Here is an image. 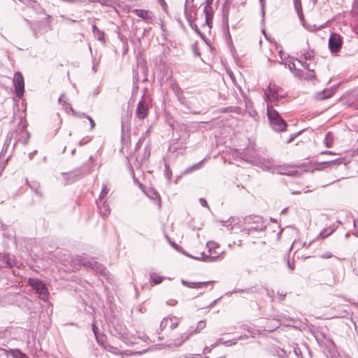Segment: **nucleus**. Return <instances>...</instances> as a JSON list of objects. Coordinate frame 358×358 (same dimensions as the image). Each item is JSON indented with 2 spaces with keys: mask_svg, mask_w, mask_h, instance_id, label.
Returning a JSON list of instances; mask_svg holds the SVG:
<instances>
[{
  "mask_svg": "<svg viewBox=\"0 0 358 358\" xmlns=\"http://www.w3.org/2000/svg\"><path fill=\"white\" fill-rule=\"evenodd\" d=\"M236 157L264 170L275 172L276 165L273 159L262 157L258 155L254 150H250V149L248 148L246 152L238 153Z\"/></svg>",
  "mask_w": 358,
  "mask_h": 358,
  "instance_id": "obj_1",
  "label": "nucleus"
},
{
  "mask_svg": "<svg viewBox=\"0 0 358 358\" xmlns=\"http://www.w3.org/2000/svg\"><path fill=\"white\" fill-rule=\"evenodd\" d=\"M266 110L271 127L276 131H285L287 128V123L281 117L278 112L269 103L267 104Z\"/></svg>",
  "mask_w": 358,
  "mask_h": 358,
  "instance_id": "obj_2",
  "label": "nucleus"
},
{
  "mask_svg": "<svg viewBox=\"0 0 358 358\" xmlns=\"http://www.w3.org/2000/svg\"><path fill=\"white\" fill-rule=\"evenodd\" d=\"M285 94L283 89L271 83L264 90V100L271 103H277L280 99L284 98Z\"/></svg>",
  "mask_w": 358,
  "mask_h": 358,
  "instance_id": "obj_3",
  "label": "nucleus"
},
{
  "mask_svg": "<svg viewBox=\"0 0 358 358\" xmlns=\"http://www.w3.org/2000/svg\"><path fill=\"white\" fill-rule=\"evenodd\" d=\"M206 327V321L205 320H201L199 321L195 329H193V327H190L186 332H184L181 334L180 336H178L175 340L173 343H170L169 345V347H178L181 345L184 342L187 341L190 336H192L194 334H199L202 329H203Z\"/></svg>",
  "mask_w": 358,
  "mask_h": 358,
  "instance_id": "obj_4",
  "label": "nucleus"
},
{
  "mask_svg": "<svg viewBox=\"0 0 358 358\" xmlns=\"http://www.w3.org/2000/svg\"><path fill=\"white\" fill-rule=\"evenodd\" d=\"M244 222L245 224L249 225L246 229V230L248 231V234L252 231H264L266 228L265 222L263 220L262 217L259 215H250L245 217Z\"/></svg>",
  "mask_w": 358,
  "mask_h": 358,
  "instance_id": "obj_5",
  "label": "nucleus"
},
{
  "mask_svg": "<svg viewBox=\"0 0 358 358\" xmlns=\"http://www.w3.org/2000/svg\"><path fill=\"white\" fill-rule=\"evenodd\" d=\"M209 255L201 253L199 257H194L193 258L198 260H203L206 262H213L218 259L222 252H217L216 249L220 248L219 244L215 242L210 241L207 243Z\"/></svg>",
  "mask_w": 358,
  "mask_h": 358,
  "instance_id": "obj_6",
  "label": "nucleus"
},
{
  "mask_svg": "<svg viewBox=\"0 0 358 358\" xmlns=\"http://www.w3.org/2000/svg\"><path fill=\"white\" fill-rule=\"evenodd\" d=\"M29 285L38 294L41 299L45 301L48 298V292L43 281L37 278H29Z\"/></svg>",
  "mask_w": 358,
  "mask_h": 358,
  "instance_id": "obj_7",
  "label": "nucleus"
},
{
  "mask_svg": "<svg viewBox=\"0 0 358 358\" xmlns=\"http://www.w3.org/2000/svg\"><path fill=\"white\" fill-rule=\"evenodd\" d=\"M79 260V263L85 266L91 268L92 270L95 271L96 273H99L103 276H108V271L106 268L99 262L92 260H87L85 258H80Z\"/></svg>",
  "mask_w": 358,
  "mask_h": 358,
  "instance_id": "obj_8",
  "label": "nucleus"
},
{
  "mask_svg": "<svg viewBox=\"0 0 358 358\" xmlns=\"http://www.w3.org/2000/svg\"><path fill=\"white\" fill-rule=\"evenodd\" d=\"M343 44L342 37L336 33H331L329 38V48L331 52H338Z\"/></svg>",
  "mask_w": 358,
  "mask_h": 358,
  "instance_id": "obj_9",
  "label": "nucleus"
},
{
  "mask_svg": "<svg viewBox=\"0 0 358 358\" xmlns=\"http://www.w3.org/2000/svg\"><path fill=\"white\" fill-rule=\"evenodd\" d=\"M149 108V103L145 99L144 96H143L141 101L138 103L136 109V118L141 120H144L148 116Z\"/></svg>",
  "mask_w": 358,
  "mask_h": 358,
  "instance_id": "obj_10",
  "label": "nucleus"
},
{
  "mask_svg": "<svg viewBox=\"0 0 358 358\" xmlns=\"http://www.w3.org/2000/svg\"><path fill=\"white\" fill-rule=\"evenodd\" d=\"M180 322V319L176 316L169 315L166 317L161 321L159 331L161 332L167 327H169L171 329H174L178 327Z\"/></svg>",
  "mask_w": 358,
  "mask_h": 358,
  "instance_id": "obj_11",
  "label": "nucleus"
},
{
  "mask_svg": "<svg viewBox=\"0 0 358 358\" xmlns=\"http://www.w3.org/2000/svg\"><path fill=\"white\" fill-rule=\"evenodd\" d=\"M184 13L188 22L195 20L197 9L194 5V0H186Z\"/></svg>",
  "mask_w": 358,
  "mask_h": 358,
  "instance_id": "obj_12",
  "label": "nucleus"
},
{
  "mask_svg": "<svg viewBox=\"0 0 358 358\" xmlns=\"http://www.w3.org/2000/svg\"><path fill=\"white\" fill-rule=\"evenodd\" d=\"M13 85L17 97H22L24 92V83L22 75L20 72H16L13 77Z\"/></svg>",
  "mask_w": 358,
  "mask_h": 358,
  "instance_id": "obj_13",
  "label": "nucleus"
},
{
  "mask_svg": "<svg viewBox=\"0 0 358 358\" xmlns=\"http://www.w3.org/2000/svg\"><path fill=\"white\" fill-rule=\"evenodd\" d=\"M294 168V165H283L276 166L275 172L281 175L287 176H296L298 175V171L296 170H290V169Z\"/></svg>",
  "mask_w": 358,
  "mask_h": 358,
  "instance_id": "obj_14",
  "label": "nucleus"
},
{
  "mask_svg": "<svg viewBox=\"0 0 358 358\" xmlns=\"http://www.w3.org/2000/svg\"><path fill=\"white\" fill-rule=\"evenodd\" d=\"M337 227L338 226L336 224H333L328 227L324 228L314 241L324 239L329 237L336 230Z\"/></svg>",
  "mask_w": 358,
  "mask_h": 358,
  "instance_id": "obj_15",
  "label": "nucleus"
},
{
  "mask_svg": "<svg viewBox=\"0 0 358 358\" xmlns=\"http://www.w3.org/2000/svg\"><path fill=\"white\" fill-rule=\"evenodd\" d=\"M182 284L187 287L194 288V289H201L203 287H207L210 285H213V281H207V282H188L185 280L182 281Z\"/></svg>",
  "mask_w": 358,
  "mask_h": 358,
  "instance_id": "obj_16",
  "label": "nucleus"
},
{
  "mask_svg": "<svg viewBox=\"0 0 358 358\" xmlns=\"http://www.w3.org/2000/svg\"><path fill=\"white\" fill-rule=\"evenodd\" d=\"M98 208L101 216L107 217L110 213V210L108 204L101 199L96 201Z\"/></svg>",
  "mask_w": 358,
  "mask_h": 358,
  "instance_id": "obj_17",
  "label": "nucleus"
},
{
  "mask_svg": "<svg viewBox=\"0 0 358 358\" xmlns=\"http://www.w3.org/2000/svg\"><path fill=\"white\" fill-rule=\"evenodd\" d=\"M92 29L94 36L103 43H106L105 34L103 31L100 30L96 25L95 20L92 22Z\"/></svg>",
  "mask_w": 358,
  "mask_h": 358,
  "instance_id": "obj_18",
  "label": "nucleus"
},
{
  "mask_svg": "<svg viewBox=\"0 0 358 358\" xmlns=\"http://www.w3.org/2000/svg\"><path fill=\"white\" fill-rule=\"evenodd\" d=\"M64 177L66 180V184L73 182L80 177V171H76L68 173H64Z\"/></svg>",
  "mask_w": 358,
  "mask_h": 358,
  "instance_id": "obj_19",
  "label": "nucleus"
},
{
  "mask_svg": "<svg viewBox=\"0 0 358 358\" xmlns=\"http://www.w3.org/2000/svg\"><path fill=\"white\" fill-rule=\"evenodd\" d=\"M335 92V88H329L319 92L316 97L317 99L323 100L331 96Z\"/></svg>",
  "mask_w": 358,
  "mask_h": 358,
  "instance_id": "obj_20",
  "label": "nucleus"
},
{
  "mask_svg": "<svg viewBox=\"0 0 358 358\" xmlns=\"http://www.w3.org/2000/svg\"><path fill=\"white\" fill-rule=\"evenodd\" d=\"M12 263L10 262V256L8 254L0 253V267H11Z\"/></svg>",
  "mask_w": 358,
  "mask_h": 358,
  "instance_id": "obj_21",
  "label": "nucleus"
},
{
  "mask_svg": "<svg viewBox=\"0 0 358 358\" xmlns=\"http://www.w3.org/2000/svg\"><path fill=\"white\" fill-rule=\"evenodd\" d=\"M294 168L303 169L306 172H313L315 169V165L308 162L301 163L299 165H294Z\"/></svg>",
  "mask_w": 358,
  "mask_h": 358,
  "instance_id": "obj_22",
  "label": "nucleus"
},
{
  "mask_svg": "<svg viewBox=\"0 0 358 358\" xmlns=\"http://www.w3.org/2000/svg\"><path fill=\"white\" fill-rule=\"evenodd\" d=\"M138 17H141L144 20H148L152 18L151 12L144 9H135L133 11Z\"/></svg>",
  "mask_w": 358,
  "mask_h": 358,
  "instance_id": "obj_23",
  "label": "nucleus"
},
{
  "mask_svg": "<svg viewBox=\"0 0 358 358\" xmlns=\"http://www.w3.org/2000/svg\"><path fill=\"white\" fill-rule=\"evenodd\" d=\"M294 9L301 20L303 19L302 5L301 0H293Z\"/></svg>",
  "mask_w": 358,
  "mask_h": 358,
  "instance_id": "obj_24",
  "label": "nucleus"
},
{
  "mask_svg": "<svg viewBox=\"0 0 358 358\" xmlns=\"http://www.w3.org/2000/svg\"><path fill=\"white\" fill-rule=\"evenodd\" d=\"M287 66L288 69L297 77L301 78L303 76L302 75V71L300 69H296L295 68L294 63L292 62H289V63L285 64Z\"/></svg>",
  "mask_w": 358,
  "mask_h": 358,
  "instance_id": "obj_25",
  "label": "nucleus"
},
{
  "mask_svg": "<svg viewBox=\"0 0 358 358\" xmlns=\"http://www.w3.org/2000/svg\"><path fill=\"white\" fill-rule=\"evenodd\" d=\"M147 195L152 200H157L158 201V206L160 208L161 206V202H160V197L159 194L153 189H150L148 192Z\"/></svg>",
  "mask_w": 358,
  "mask_h": 358,
  "instance_id": "obj_26",
  "label": "nucleus"
},
{
  "mask_svg": "<svg viewBox=\"0 0 358 358\" xmlns=\"http://www.w3.org/2000/svg\"><path fill=\"white\" fill-rule=\"evenodd\" d=\"M26 183L30 187V188L34 191V192L38 196H41L42 194L39 191L40 185L38 182H33L31 184L29 183L28 179H26Z\"/></svg>",
  "mask_w": 358,
  "mask_h": 358,
  "instance_id": "obj_27",
  "label": "nucleus"
},
{
  "mask_svg": "<svg viewBox=\"0 0 358 358\" xmlns=\"http://www.w3.org/2000/svg\"><path fill=\"white\" fill-rule=\"evenodd\" d=\"M334 143V136L331 132H328L324 139V143L327 148L332 146Z\"/></svg>",
  "mask_w": 358,
  "mask_h": 358,
  "instance_id": "obj_28",
  "label": "nucleus"
},
{
  "mask_svg": "<svg viewBox=\"0 0 358 358\" xmlns=\"http://www.w3.org/2000/svg\"><path fill=\"white\" fill-rule=\"evenodd\" d=\"M103 348L106 350L113 355H122V353L120 352V350L117 348L113 347L111 345L106 344V345H103Z\"/></svg>",
  "mask_w": 358,
  "mask_h": 358,
  "instance_id": "obj_29",
  "label": "nucleus"
},
{
  "mask_svg": "<svg viewBox=\"0 0 358 358\" xmlns=\"http://www.w3.org/2000/svg\"><path fill=\"white\" fill-rule=\"evenodd\" d=\"M58 101L59 103L63 106L66 112H68L69 110H73L71 105L66 101L64 95L60 96Z\"/></svg>",
  "mask_w": 358,
  "mask_h": 358,
  "instance_id": "obj_30",
  "label": "nucleus"
},
{
  "mask_svg": "<svg viewBox=\"0 0 358 358\" xmlns=\"http://www.w3.org/2000/svg\"><path fill=\"white\" fill-rule=\"evenodd\" d=\"M222 24L226 27L229 31V9H224L222 13Z\"/></svg>",
  "mask_w": 358,
  "mask_h": 358,
  "instance_id": "obj_31",
  "label": "nucleus"
},
{
  "mask_svg": "<svg viewBox=\"0 0 358 358\" xmlns=\"http://www.w3.org/2000/svg\"><path fill=\"white\" fill-rule=\"evenodd\" d=\"M150 279L155 285H158L162 282L163 278L158 274L152 272L150 273Z\"/></svg>",
  "mask_w": 358,
  "mask_h": 358,
  "instance_id": "obj_32",
  "label": "nucleus"
},
{
  "mask_svg": "<svg viewBox=\"0 0 358 358\" xmlns=\"http://www.w3.org/2000/svg\"><path fill=\"white\" fill-rule=\"evenodd\" d=\"M203 13L205 14L206 17L208 19L210 17H213V10L211 6H204Z\"/></svg>",
  "mask_w": 358,
  "mask_h": 358,
  "instance_id": "obj_33",
  "label": "nucleus"
},
{
  "mask_svg": "<svg viewBox=\"0 0 358 358\" xmlns=\"http://www.w3.org/2000/svg\"><path fill=\"white\" fill-rule=\"evenodd\" d=\"M246 337H247V336H241L238 338H234L233 340L224 341V342H223V344L225 345L226 346H231V345L236 344L238 340L244 339Z\"/></svg>",
  "mask_w": 358,
  "mask_h": 358,
  "instance_id": "obj_34",
  "label": "nucleus"
},
{
  "mask_svg": "<svg viewBox=\"0 0 358 358\" xmlns=\"http://www.w3.org/2000/svg\"><path fill=\"white\" fill-rule=\"evenodd\" d=\"M95 337H96L97 343L99 345H101L103 347V345H106V344H105L106 340V336L104 334H98L97 335L95 336Z\"/></svg>",
  "mask_w": 358,
  "mask_h": 358,
  "instance_id": "obj_35",
  "label": "nucleus"
},
{
  "mask_svg": "<svg viewBox=\"0 0 358 358\" xmlns=\"http://www.w3.org/2000/svg\"><path fill=\"white\" fill-rule=\"evenodd\" d=\"M234 222V219L231 218L227 221H222L221 223L222 226L225 227L229 230H231L233 229V222Z\"/></svg>",
  "mask_w": 358,
  "mask_h": 358,
  "instance_id": "obj_36",
  "label": "nucleus"
},
{
  "mask_svg": "<svg viewBox=\"0 0 358 358\" xmlns=\"http://www.w3.org/2000/svg\"><path fill=\"white\" fill-rule=\"evenodd\" d=\"M349 315V310L347 309H343L338 313L337 315L333 316V318H344Z\"/></svg>",
  "mask_w": 358,
  "mask_h": 358,
  "instance_id": "obj_37",
  "label": "nucleus"
},
{
  "mask_svg": "<svg viewBox=\"0 0 358 358\" xmlns=\"http://www.w3.org/2000/svg\"><path fill=\"white\" fill-rule=\"evenodd\" d=\"M194 21H191V22H188L190 27L201 37H203L202 33L198 28L197 25L194 23Z\"/></svg>",
  "mask_w": 358,
  "mask_h": 358,
  "instance_id": "obj_38",
  "label": "nucleus"
},
{
  "mask_svg": "<svg viewBox=\"0 0 358 358\" xmlns=\"http://www.w3.org/2000/svg\"><path fill=\"white\" fill-rule=\"evenodd\" d=\"M108 190L107 189V185L106 184H103L102 186V189H101L99 199L102 200V198L104 197L108 194Z\"/></svg>",
  "mask_w": 358,
  "mask_h": 358,
  "instance_id": "obj_39",
  "label": "nucleus"
},
{
  "mask_svg": "<svg viewBox=\"0 0 358 358\" xmlns=\"http://www.w3.org/2000/svg\"><path fill=\"white\" fill-rule=\"evenodd\" d=\"M92 141V137L89 136H87L84 138H83L80 141H79V145H85L87 143H88L89 142H90Z\"/></svg>",
  "mask_w": 358,
  "mask_h": 358,
  "instance_id": "obj_40",
  "label": "nucleus"
},
{
  "mask_svg": "<svg viewBox=\"0 0 358 358\" xmlns=\"http://www.w3.org/2000/svg\"><path fill=\"white\" fill-rule=\"evenodd\" d=\"M276 353L279 358H287V354L284 350H282V349L277 350Z\"/></svg>",
  "mask_w": 358,
  "mask_h": 358,
  "instance_id": "obj_41",
  "label": "nucleus"
},
{
  "mask_svg": "<svg viewBox=\"0 0 358 358\" xmlns=\"http://www.w3.org/2000/svg\"><path fill=\"white\" fill-rule=\"evenodd\" d=\"M294 352L295 354V355L296 356L297 358H303V355H302V352H301V350L298 347H294Z\"/></svg>",
  "mask_w": 358,
  "mask_h": 358,
  "instance_id": "obj_42",
  "label": "nucleus"
},
{
  "mask_svg": "<svg viewBox=\"0 0 358 358\" xmlns=\"http://www.w3.org/2000/svg\"><path fill=\"white\" fill-rule=\"evenodd\" d=\"M303 55L306 60H310L312 58H313V52L312 51H306L303 54Z\"/></svg>",
  "mask_w": 358,
  "mask_h": 358,
  "instance_id": "obj_43",
  "label": "nucleus"
},
{
  "mask_svg": "<svg viewBox=\"0 0 358 358\" xmlns=\"http://www.w3.org/2000/svg\"><path fill=\"white\" fill-rule=\"evenodd\" d=\"M282 322L285 326H287V327H294V323H295L294 320H287V319L283 320Z\"/></svg>",
  "mask_w": 358,
  "mask_h": 358,
  "instance_id": "obj_44",
  "label": "nucleus"
},
{
  "mask_svg": "<svg viewBox=\"0 0 358 358\" xmlns=\"http://www.w3.org/2000/svg\"><path fill=\"white\" fill-rule=\"evenodd\" d=\"M98 3H99L101 6H109L112 5V0H99Z\"/></svg>",
  "mask_w": 358,
  "mask_h": 358,
  "instance_id": "obj_45",
  "label": "nucleus"
},
{
  "mask_svg": "<svg viewBox=\"0 0 358 358\" xmlns=\"http://www.w3.org/2000/svg\"><path fill=\"white\" fill-rule=\"evenodd\" d=\"M343 159L338 158V159H334V160H332L330 162H324V163L325 164H341L343 163Z\"/></svg>",
  "mask_w": 358,
  "mask_h": 358,
  "instance_id": "obj_46",
  "label": "nucleus"
},
{
  "mask_svg": "<svg viewBox=\"0 0 358 358\" xmlns=\"http://www.w3.org/2000/svg\"><path fill=\"white\" fill-rule=\"evenodd\" d=\"M83 116L86 117L89 120L90 123L91 129H93L95 127V122L93 120V119L91 117L86 115L85 114H83Z\"/></svg>",
  "mask_w": 358,
  "mask_h": 358,
  "instance_id": "obj_47",
  "label": "nucleus"
},
{
  "mask_svg": "<svg viewBox=\"0 0 358 358\" xmlns=\"http://www.w3.org/2000/svg\"><path fill=\"white\" fill-rule=\"evenodd\" d=\"M333 257V255L330 252H327L321 255L322 259H330Z\"/></svg>",
  "mask_w": 358,
  "mask_h": 358,
  "instance_id": "obj_48",
  "label": "nucleus"
},
{
  "mask_svg": "<svg viewBox=\"0 0 358 358\" xmlns=\"http://www.w3.org/2000/svg\"><path fill=\"white\" fill-rule=\"evenodd\" d=\"M213 18L210 17L209 19L208 17H206V23L209 29H211L213 27Z\"/></svg>",
  "mask_w": 358,
  "mask_h": 358,
  "instance_id": "obj_49",
  "label": "nucleus"
},
{
  "mask_svg": "<svg viewBox=\"0 0 358 358\" xmlns=\"http://www.w3.org/2000/svg\"><path fill=\"white\" fill-rule=\"evenodd\" d=\"M165 167H166V169H165L166 176L169 179H171V175H172L171 171L168 165H166Z\"/></svg>",
  "mask_w": 358,
  "mask_h": 358,
  "instance_id": "obj_50",
  "label": "nucleus"
},
{
  "mask_svg": "<svg viewBox=\"0 0 358 358\" xmlns=\"http://www.w3.org/2000/svg\"><path fill=\"white\" fill-rule=\"evenodd\" d=\"M297 61L301 64V66L306 69L309 70V65L306 62L301 61L300 59H297Z\"/></svg>",
  "mask_w": 358,
  "mask_h": 358,
  "instance_id": "obj_51",
  "label": "nucleus"
},
{
  "mask_svg": "<svg viewBox=\"0 0 358 358\" xmlns=\"http://www.w3.org/2000/svg\"><path fill=\"white\" fill-rule=\"evenodd\" d=\"M149 156H150V150L146 147L145 148L143 159L145 160V159H148Z\"/></svg>",
  "mask_w": 358,
  "mask_h": 358,
  "instance_id": "obj_52",
  "label": "nucleus"
},
{
  "mask_svg": "<svg viewBox=\"0 0 358 358\" xmlns=\"http://www.w3.org/2000/svg\"><path fill=\"white\" fill-rule=\"evenodd\" d=\"M167 304L169 306H176L177 304V301L176 299H169L167 301Z\"/></svg>",
  "mask_w": 358,
  "mask_h": 358,
  "instance_id": "obj_53",
  "label": "nucleus"
},
{
  "mask_svg": "<svg viewBox=\"0 0 358 358\" xmlns=\"http://www.w3.org/2000/svg\"><path fill=\"white\" fill-rule=\"evenodd\" d=\"M199 202H200V203H201V205L202 206H204V207H208V204H207V201H206V200L205 199L201 198V199H199Z\"/></svg>",
  "mask_w": 358,
  "mask_h": 358,
  "instance_id": "obj_54",
  "label": "nucleus"
},
{
  "mask_svg": "<svg viewBox=\"0 0 358 358\" xmlns=\"http://www.w3.org/2000/svg\"><path fill=\"white\" fill-rule=\"evenodd\" d=\"M315 76V72L313 71H311L309 69L308 73L307 74V78H314Z\"/></svg>",
  "mask_w": 358,
  "mask_h": 358,
  "instance_id": "obj_55",
  "label": "nucleus"
},
{
  "mask_svg": "<svg viewBox=\"0 0 358 358\" xmlns=\"http://www.w3.org/2000/svg\"><path fill=\"white\" fill-rule=\"evenodd\" d=\"M287 266L288 268L291 270V271H293L294 268V265L293 263H290V262L289 260H287Z\"/></svg>",
  "mask_w": 358,
  "mask_h": 358,
  "instance_id": "obj_56",
  "label": "nucleus"
},
{
  "mask_svg": "<svg viewBox=\"0 0 358 358\" xmlns=\"http://www.w3.org/2000/svg\"><path fill=\"white\" fill-rule=\"evenodd\" d=\"M322 155H335L336 153L332 152V151H329V150H326V151H323L322 152Z\"/></svg>",
  "mask_w": 358,
  "mask_h": 358,
  "instance_id": "obj_57",
  "label": "nucleus"
},
{
  "mask_svg": "<svg viewBox=\"0 0 358 358\" xmlns=\"http://www.w3.org/2000/svg\"><path fill=\"white\" fill-rule=\"evenodd\" d=\"M92 330L94 334V336L98 334V332H97L98 328L94 324H92Z\"/></svg>",
  "mask_w": 358,
  "mask_h": 358,
  "instance_id": "obj_58",
  "label": "nucleus"
},
{
  "mask_svg": "<svg viewBox=\"0 0 358 358\" xmlns=\"http://www.w3.org/2000/svg\"><path fill=\"white\" fill-rule=\"evenodd\" d=\"M279 295V300L280 301H282L284 300L285 299V294H283V293H279L278 294Z\"/></svg>",
  "mask_w": 358,
  "mask_h": 358,
  "instance_id": "obj_59",
  "label": "nucleus"
},
{
  "mask_svg": "<svg viewBox=\"0 0 358 358\" xmlns=\"http://www.w3.org/2000/svg\"><path fill=\"white\" fill-rule=\"evenodd\" d=\"M180 102L184 104L185 106H186L188 108H190V107L185 102V98H181L180 99Z\"/></svg>",
  "mask_w": 358,
  "mask_h": 358,
  "instance_id": "obj_60",
  "label": "nucleus"
},
{
  "mask_svg": "<svg viewBox=\"0 0 358 358\" xmlns=\"http://www.w3.org/2000/svg\"><path fill=\"white\" fill-rule=\"evenodd\" d=\"M212 350V349L210 347H206L204 348L203 352L204 353H208Z\"/></svg>",
  "mask_w": 358,
  "mask_h": 358,
  "instance_id": "obj_61",
  "label": "nucleus"
},
{
  "mask_svg": "<svg viewBox=\"0 0 358 358\" xmlns=\"http://www.w3.org/2000/svg\"><path fill=\"white\" fill-rule=\"evenodd\" d=\"M213 0H206L205 5H206V6H211L212 3H213Z\"/></svg>",
  "mask_w": 358,
  "mask_h": 358,
  "instance_id": "obj_62",
  "label": "nucleus"
},
{
  "mask_svg": "<svg viewBox=\"0 0 358 358\" xmlns=\"http://www.w3.org/2000/svg\"><path fill=\"white\" fill-rule=\"evenodd\" d=\"M220 341H221V339H220L218 341H217L215 344H213L210 348L211 349H213V348H215L216 346H217V345H218V343H219V342H220Z\"/></svg>",
  "mask_w": 358,
  "mask_h": 358,
  "instance_id": "obj_63",
  "label": "nucleus"
},
{
  "mask_svg": "<svg viewBox=\"0 0 358 358\" xmlns=\"http://www.w3.org/2000/svg\"><path fill=\"white\" fill-rule=\"evenodd\" d=\"M354 226L355 228H357L358 229V219L357 220H354Z\"/></svg>",
  "mask_w": 358,
  "mask_h": 358,
  "instance_id": "obj_64",
  "label": "nucleus"
}]
</instances>
